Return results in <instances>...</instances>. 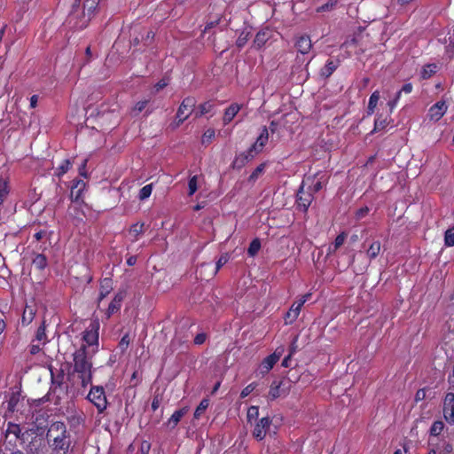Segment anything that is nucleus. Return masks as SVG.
<instances>
[{
  "mask_svg": "<svg viewBox=\"0 0 454 454\" xmlns=\"http://www.w3.org/2000/svg\"><path fill=\"white\" fill-rule=\"evenodd\" d=\"M99 0H75L68 17V23L76 29L85 28L90 21Z\"/></svg>",
  "mask_w": 454,
  "mask_h": 454,
  "instance_id": "obj_1",
  "label": "nucleus"
},
{
  "mask_svg": "<svg viewBox=\"0 0 454 454\" xmlns=\"http://www.w3.org/2000/svg\"><path fill=\"white\" fill-rule=\"evenodd\" d=\"M47 440L56 454H67L70 447V439L63 422H54L47 432Z\"/></svg>",
  "mask_w": 454,
  "mask_h": 454,
  "instance_id": "obj_2",
  "label": "nucleus"
},
{
  "mask_svg": "<svg viewBox=\"0 0 454 454\" xmlns=\"http://www.w3.org/2000/svg\"><path fill=\"white\" fill-rule=\"evenodd\" d=\"M91 368L92 364L87 356L86 346H82L74 354V372L77 373L84 388L91 384Z\"/></svg>",
  "mask_w": 454,
  "mask_h": 454,
  "instance_id": "obj_3",
  "label": "nucleus"
},
{
  "mask_svg": "<svg viewBox=\"0 0 454 454\" xmlns=\"http://www.w3.org/2000/svg\"><path fill=\"white\" fill-rule=\"evenodd\" d=\"M87 398L97 407L99 412L106 410L107 402L102 387H92L87 395Z\"/></svg>",
  "mask_w": 454,
  "mask_h": 454,
  "instance_id": "obj_4",
  "label": "nucleus"
},
{
  "mask_svg": "<svg viewBox=\"0 0 454 454\" xmlns=\"http://www.w3.org/2000/svg\"><path fill=\"white\" fill-rule=\"evenodd\" d=\"M429 445L436 454H450L453 450L452 443L447 436L429 439Z\"/></svg>",
  "mask_w": 454,
  "mask_h": 454,
  "instance_id": "obj_5",
  "label": "nucleus"
},
{
  "mask_svg": "<svg viewBox=\"0 0 454 454\" xmlns=\"http://www.w3.org/2000/svg\"><path fill=\"white\" fill-rule=\"evenodd\" d=\"M449 105L445 99L434 103L429 109L427 117L429 121L436 122L440 121L448 111Z\"/></svg>",
  "mask_w": 454,
  "mask_h": 454,
  "instance_id": "obj_6",
  "label": "nucleus"
},
{
  "mask_svg": "<svg viewBox=\"0 0 454 454\" xmlns=\"http://www.w3.org/2000/svg\"><path fill=\"white\" fill-rule=\"evenodd\" d=\"M98 322H93L90 324V327L84 332L83 340L88 345V347H91L92 352H95V348L98 345Z\"/></svg>",
  "mask_w": 454,
  "mask_h": 454,
  "instance_id": "obj_7",
  "label": "nucleus"
},
{
  "mask_svg": "<svg viewBox=\"0 0 454 454\" xmlns=\"http://www.w3.org/2000/svg\"><path fill=\"white\" fill-rule=\"evenodd\" d=\"M283 351V348H278L273 354L265 357L259 367V372L262 375L267 374L273 368L275 364L279 360Z\"/></svg>",
  "mask_w": 454,
  "mask_h": 454,
  "instance_id": "obj_8",
  "label": "nucleus"
},
{
  "mask_svg": "<svg viewBox=\"0 0 454 454\" xmlns=\"http://www.w3.org/2000/svg\"><path fill=\"white\" fill-rule=\"evenodd\" d=\"M328 177L325 174L317 173L313 176H309L305 181H303L302 184H309L308 190L313 192H317L320 191L324 185L327 183Z\"/></svg>",
  "mask_w": 454,
  "mask_h": 454,
  "instance_id": "obj_9",
  "label": "nucleus"
},
{
  "mask_svg": "<svg viewBox=\"0 0 454 454\" xmlns=\"http://www.w3.org/2000/svg\"><path fill=\"white\" fill-rule=\"evenodd\" d=\"M270 425L271 419L269 417L262 418L254 426L253 436L256 440L262 441L264 439L267 433H270Z\"/></svg>",
  "mask_w": 454,
  "mask_h": 454,
  "instance_id": "obj_10",
  "label": "nucleus"
},
{
  "mask_svg": "<svg viewBox=\"0 0 454 454\" xmlns=\"http://www.w3.org/2000/svg\"><path fill=\"white\" fill-rule=\"evenodd\" d=\"M195 103L196 101L193 98H186L183 100L176 114L178 124L182 123L189 117L193 110Z\"/></svg>",
  "mask_w": 454,
  "mask_h": 454,
  "instance_id": "obj_11",
  "label": "nucleus"
},
{
  "mask_svg": "<svg viewBox=\"0 0 454 454\" xmlns=\"http://www.w3.org/2000/svg\"><path fill=\"white\" fill-rule=\"evenodd\" d=\"M313 200V193L310 191H305L304 185L301 184L297 193V205L302 211H307Z\"/></svg>",
  "mask_w": 454,
  "mask_h": 454,
  "instance_id": "obj_12",
  "label": "nucleus"
},
{
  "mask_svg": "<svg viewBox=\"0 0 454 454\" xmlns=\"http://www.w3.org/2000/svg\"><path fill=\"white\" fill-rule=\"evenodd\" d=\"M284 382L283 381H277L274 380L270 387L268 397L270 400H275L282 395H286L288 393V388L284 387Z\"/></svg>",
  "mask_w": 454,
  "mask_h": 454,
  "instance_id": "obj_13",
  "label": "nucleus"
},
{
  "mask_svg": "<svg viewBox=\"0 0 454 454\" xmlns=\"http://www.w3.org/2000/svg\"><path fill=\"white\" fill-rule=\"evenodd\" d=\"M269 139V130L266 127H263L261 130L259 137H257L254 144L250 148V153H258L262 152L264 145L267 144Z\"/></svg>",
  "mask_w": 454,
  "mask_h": 454,
  "instance_id": "obj_14",
  "label": "nucleus"
},
{
  "mask_svg": "<svg viewBox=\"0 0 454 454\" xmlns=\"http://www.w3.org/2000/svg\"><path fill=\"white\" fill-rule=\"evenodd\" d=\"M304 304V301H295L291 306L290 309L287 311L286 315V324H293L298 317L301 307Z\"/></svg>",
  "mask_w": 454,
  "mask_h": 454,
  "instance_id": "obj_15",
  "label": "nucleus"
},
{
  "mask_svg": "<svg viewBox=\"0 0 454 454\" xmlns=\"http://www.w3.org/2000/svg\"><path fill=\"white\" fill-rule=\"evenodd\" d=\"M125 295H126L125 291H120L115 294L114 298L113 299V301H111V303L109 304L108 309H107V316L108 317L114 314L121 309V302H122L123 299L125 298Z\"/></svg>",
  "mask_w": 454,
  "mask_h": 454,
  "instance_id": "obj_16",
  "label": "nucleus"
},
{
  "mask_svg": "<svg viewBox=\"0 0 454 454\" xmlns=\"http://www.w3.org/2000/svg\"><path fill=\"white\" fill-rule=\"evenodd\" d=\"M86 184L83 180H76L71 187V199L74 202H78L82 199V192L85 189Z\"/></svg>",
  "mask_w": 454,
  "mask_h": 454,
  "instance_id": "obj_17",
  "label": "nucleus"
},
{
  "mask_svg": "<svg viewBox=\"0 0 454 454\" xmlns=\"http://www.w3.org/2000/svg\"><path fill=\"white\" fill-rule=\"evenodd\" d=\"M311 40L308 35H301L298 37L295 43V47L297 51L301 54L309 53L311 49Z\"/></svg>",
  "mask_w": 454,
  "mask_h": 454,
  "instance_id": "obj_18",
  "label": "nucleus"
},
{
  "mask_svg": "<svg viewBox=\"0 0 454 454\" xmlns=\"http://www.w3.org/2000/svg\"><path fill=\"white\" fill-rule=\"evenodd\" d=\"M445 425L442 420L434 421L429 430L430 439H436L442 436H445L442 434Z\"/></svg>",
  "mask_w": 454,
  "mask_h": 454,
  "instance_id": "obj_19",
  "label": "nucleus"
},
{
  "mask_svg": "<svg viewBox=\"0 0 454 454\" xmlns=\"http://www.w3.org/2000/svg\"><path fill=\"white\" fill-rule=\"evenodd\" d=\"M240 110V106L239 104L231 105L224 112V115L223 118V121L224 124L230 123L236 114Z\"/></svg>",
  "mask_w": 454,
  "mask_h": 454,
  "instance_id": "obj_20",
  "label": "nucleus"
},
{
  "mask_svg": "<svg viewBox=\"0 0 454 454\" xmlns=\"http://www.w3.org/2000/svg\"><path fill=\"white\" fill-rule=\"evenodd\" d=\"M381 244L379 240H374L371 243L366 250V256L369 260L375 259L380 253Z\"/></svg>",
  "mask_w": 454,
  "mask_h": 454,
  "instance_id": "obj_21",
  "label": "nucleus"
},
{
  "mask_svg": "<svg viewBox=\"0 0 454 454\" xmlns=\"http://www.w3.org/2000/svg\"><path fill=\"white\" fill-rule=\"evenodd\" d=\"M188 409L186 407L176 411L168 421V425L171 427H175L181 419L187 413Z\"/></svg>",
  "mask_w": 454,
  "mask_h": 454,
  "instance_id": "obj_22",
  "label": "nucleus"
},
{
  "mask_svg": "<svg viewBox=\"0 0 454 454\" xmlns=\"http://www.w3.org/2000/svg\"><path fill=\"white\" fill-rule=\"evenodd\" d=\"M438 71V66L434 63L427 64L423 67L420 75L422 79L431 78Z\"/></svg>",
  "mask_w": 454,
  "mask_h": 454,
  "instance_id": "obj_23",
  "label": "nucleus"
},
{
  "mask_svg": "<svg viewBox=\"0 0 454 454\" xmlns=\"http://www.w3.org/2000/svg\"><path fill=\"white\" fill-rule=\"evenodd\" d=\"M380 95L379 90H375L369 98L368 106H367V114L372 115L380 100Z\"/></svg>",
  "mask_w": 454,
  "mask_h": 454,
  "instance_id": "obj_24",
  "label": "nucleus"
},
{
  "mask_svg": "<svg viewBox=\"0 0 454 454\" xmlns=\"http://www.w3.org/2000/svg\"><path fill=\"white\" fill-rule=\"evenodd\" d=\"M5 433L7 437L13 435L15 440L20 439L23 435L20 427L13 423H8Z\"/></svg>",
  "mask_w": 454,
  "mask_h": 454,
  "instance_id": "obj_25",
  "label": "nucleus"
},
{
  "mask_svg": "<svg viewBox=\"0 0 454 454\" xmlns=\"http://www.w3.org/2000/svg\"><path fill=\"white\" fill-rule=\"evenodd\" d=\"M112 290V281L105 278L100 284L99 301L103 300Z\"/></svg>",
  "mask_w": 454,
  "mask_h": 454,
  "instance_id": "obj_26",
  "label": "nucleus"
},
{
  "mask_svg": "<svg viewBox=\"0 0 454 454\" xmlns=\"http://www.w3.org/2000/svg\"><path fill=\"white\" fill-rule=\"evenodd\" d=\"M338 62L328 60L325 67L321 69V75L324 77H329L337 68Z\"/></svg>",
  "mask_w": 454,
  "mask_h": 454,
  "instance_id": "obj_27",
  "label": "nucleus"
},
{
  "mask_svg": "<svg viewBox=\"0 0 454 454\" xmlns=\"http://www.w3.org/2000/svg\"><path fill=\"white\" fill-rule=\"evenodd\" d=\"M388 124L387 118H383L382 115H378L374 121V128L372 132H378L384 129Z\"/></svg>",
  "mask_w": 454,
  "mask_h": 454,
  "instance_id": "obj_28",
  "label": "nucleus"
},
{
  "mask_svg": "<svg viewBox=\"0 0 454 454\" xmlns=\"http://www.w3.org/2000/svg\"><path fill=\"white\" fill-rule=\"evenodd\" d=\"M144 232V223H137L129 229V234L137 240L138 237Z\"/></svg>",
  "mask_w": 454,
  "mask_h": 454,
  "instance_id": "obj_29",
  "label": "nucleus"
},
{
  "mask_svg": "<svg viewBox=\"0 0 454 454\" xmlns=\"http://www.w3.org/2000/svg\"><path fill=\"white\" fill-rule=\"evenodd\" d=\"M35 316V310L32 307L27 306L22 315L23 324L28 325L32 322Z\"/></svg>",
  "mask_w": 454,
  "mask_h": 454,
  "instance_id": "obj_30",
  "label": "nucleus"
},
{
  "mask_svg": "<svg viewBox=\"0 0 454 454\" xmlns=\"http://www.w3.org/2000/svg\"><path fill=\"white\" fill-rule=\"evenodd\" d=\"M444 245L446 247L454 246V225L449 228L444 234Z\"/></svg>",
  "mask_w": 454,
  "mask_h": 454,
  "instance_id": "obj_31",
  "label": "nucleus"
},
{
  "mask_svg": "<svg viewBox=\"0 0 454 454\" xmlns=\"http://www.w3.org/2000/svg\"><path fill=\"white\" fill-rule=\"evenodd\" d=\"M33 264L39 270L44 269L47 265L46 257L42 254H36L33 259Z\"/></svg>",
  "mask_w": 454,
  "mask_h": 454,
  "instance_id": "obj_32",
  "label": "nucleus"
},
{
  "mask_svg": "<svg viewBox=\"0 0 454 454\" xmlns=\"http://www.w3.org/2000/svg\"><path fill=\"white\" fill-rule=\"evenodd\" d=\"M208 405H209V401L207 399H203L195 410L194 418L200 419V416L205 412V411L207 410Z\"/></svg>",
  "mask_w": 454,
  "mask_h": 454,
  "instance_id": "obj_33",
  "label": "nucleus"
},
{
  "mask_svg": "<svg viewBox=\"0 0 454 454\" xmlns=\"http://www.w3.org/2000/svg\"><path fill=\"white\" fill-rule=\"evenodd\" d=\"M260 248L261 242L258 239H255L250 243L249 247L247 249V254L253 257L259 252Z\"/></svg>",
  "mask_w": 454,
  "mask_h": 454,
  "instance_id": "obj_34",
  "label": "nucleus"
},
{
  "mask_svg": "<svg viewBox=\"0 0 454 454\" xmlns=\"http://www.w3.org/2000/svg\"><path fill=\"white\" fill-rule=\"evenodd\" d=\"M152 192H153V184H152L145 185L139 191V194H138L139 200H145L148 199L151 196Z\"/></svg>",
  "mask_w": 454,
  "mask_h": 454,
  "instance_id": "obj_35",
  "label": "nucleus"
},
{
  "mask_svg": "<svg viewBox=\"0 0 454 454\" xmlns=\"http://www.w3.org/2000/svg\"><path fill=\"white\" fill-rule=\"evenodd\" d=\"M9 193L8 182L4 179H0V204L3 203L7 194Z\"/></svg>",
  "mask_w": 454,
  "mask_h": 454,
  "instance_id": "obj_36",
  "label": "nucleus"
},
{
  "mask_svg": "<svg viewBox=\"0 0 454 454\" xmlns=\"http://www.w3.org/2000/svg\"><path fill=\"white\" fill-rule=\"evenodd\" d=\"M188 195L189 196H192L193 195L197 190H198V176H193L192 177L190 178L189 180V183H188Z\"/></svg>",
  "mask_w": 454,
  "mask_h": 454,
  "instance_id": "obj_37",
  "label": "nucleus"
},
{
  "mask_svg": "<svg viewBox=\"0 0 454 454\" xmlns=\"http://www.w3.org/2000/svg\"><path fill=\"white\" fill-rule=\"evenodd\" d=\"M443 417L450 424H454V408L443 407Z\"/></svg>",
  "mask_w": 454,
  "mask_h": 454,
  "instance_id": "obj_38",
  "label": "nucleus"
},
{
  "mask_svg": "<svg viewBox=\"0 0 454 454\" xmlns=\"http://www.w3.org/2000/svg\"><path fill=\"white\" fill-rule=\"evenodd\" d=\"M46 339H47V336H46V333H45V327L43 325L36 331L35 340H37L39 342L45 343L46 342Z\"/></svg>",
  "mask_w": 454,
  "mask_h": 454,
  "instance_id": "obj_39",
  "label": "nucleus"
},
{
  "mask_svg": "<svg viewBox=\"0 0 454 454\" xmlns=\"http://www.w3.org/2000/svg\"><path fill=\"white\" fill-rule=\"evenodd\" d=\"M71 167V162L69 160H63V162L59 166L58 168V176H63L64 174H66L68 169L70 168Z\"/></svg>",
  "mask_w": 454,
  "mask_h": 454,
  "instance_id": "obj_40",
  "label": "nucleus"
},
{
  "mask_svg": "<svg viewBox=\"0 0 454 454\" xmlns=\"http://www.w3.org/2000/svg\"><path fill=\"white\" fill-rule=\"evenodd\" d=\"M229 261V256L228 254H223L220 256V258L218 259V261L216 262V264H215V269L213 272V276H215L218 270L224 265L227 263V262Z\"/></svg>",
  "mask_w": 454,
  "mask_h": 454,
  "instance_id": "obj_41",
  "label": "nucleus"
},
{
  "mask_svg": "<svg viewBox=\"0 0 454 454\" xmlns=\"http://www.w3.org/2000/svg\"><path fill=\"white\" fill-rule=\"evenodd\" d=\"M336 3H337L336 0H329L326 4L319 6L317 9V12H322L330 11V10L333 9V7L336 5Z\"/></svg>",
  "mask_w": 454,
  "mask_h": 454,
  "instance_id": "obj_42",
  "label": "nucleus"
},
{
  "mask_svg": "<svg viewBox=\"0 0 454 454\" xmlns=\"http://www.w3.org/2000/svg\"><path fill=\"white\" fill-rule=\"evenodd\" d=\"M215 137V130L212 129H207L202 136V143L208 144Z\"/></svg>",
  "mask_w": 454,
  "mask_h": 454,
  "instance_id": "obj_43",
  "label": "nucleus"
},
{
  "mask_svg": "<svg viewBox=\"0 0 454 454\" xmlns=\"http://www.w3.org/2000/svg\"><path fill=\"white\" fill-rule=\"evenodd\" d=\"M129 342V336L128 333H126L119 342V348L121 350V352H124L128 348Z\"/></svg>",
  "mask_w": 454,
  "mask_h": 454,
  "instance_id": "obj_44",
  "label": "nucleus"
},
{
  "mask_svg": "<svg viewBox=\"0 0 454 454\" xmlns=\"http://www.w3.org/2000/svg\"><path fill=\"white\" fill-rule=\"evenodd\" d=\"M443 407L454 408V393H448L445 395Z\"/></svg>",
  "mask_w": 454,
  "mask_h": 454,
  "instance_id": "obj_45",
  "label": "nucleus"
},
{
  "mask_svg": "<svg viewBox=\"0 0 454 454\" xmlns=\"http://www.w3.org/2000/svg\"><path fill=\"white\" fill-rule=\"evenodd\" d=\"M256 387V384L255 383H251L249 385H247L246 387H244L240 393V396L242 398H245L247 397L248 395H250V393H252L254 388Z\"/></svg>",
  "mask_w": 454,
  "mask_h": 454,
  "instance_id": "obj_46",
  "label": "nucleus"
},
{
  "mask_svg": "<svg viewBox=\"0 0 454 454\" xmlns=\"http://www.w3.org/2000/svg\"><path fill=\"white\" fill-rule=\"evenodd\" d=\"M149 100L138 101L133 107V112L136 114L141 113L147 106Z\"/></svg>",
  "mask_w": 454,
  "mask_h": 454,
  "instance_id": "obj_47",
  "label": "nucleus"
},
{
  "mask_svg": "<svg viewBox=\"0 0 454 454\" xmlns=\"http://www.w3.org/2000/svg\"><path fill=\"white\" fill-rule=\"evenodd\" d=\"M259 414L258 407L256 406H251L247 411V419L248 421H251L254 419H256Z\"/></svg>",
  "mask_w": 454,
  "mask_h": 454,
  "instance_id": "obj_48",
  "label": "nucleus"
},
{
  "mask_svg": "<svg viewBox=\"0 0 454 454\" xmlns=\"http://www.w3.org/2000/svg\"><path fill=\"white\" fill-rule=\"evenodd\" d=\"M345 239H346L345 233L339 234L336 237L334 242L333 243V249H338L340 247H341L343 245Z\"/></svg>",
  "mask_w": 454,
  "mask_h": 454,
  "instance_id": "obj_49",
  "label": "nucleus"
},
{
  "mask_svg": "<svg viewBox=\"0 0 454 454\" xmlns=\"http://www.w3.org/2000/svg\"><path fill=\"white\" fill-rule=\"evenodd\" d=\"M266 42V35L265 33H258L255 36V39H254V43L258 46V47H261Z\"/></svg>",
  "mask_w": 454,
  "mask_h": 454,
  "instance_id": "obj_50",
  "label": "nucleus"
},
{
  "mask_svg": "<svg viewBox=\"0 0 454 454\" xmlns=\"http://www.w3.org/2000/svg\"><path fill=\"white\" fill-rule=\"evenodd\" d=\"M213 105L210 102H205L200 106V115L209 113L212 110Z\"/></svg>",
  "mask_w": 454,
  "mask_h": 454,
  "instance_id": "obj_51",
  "label": "nucleus"
},
{
  "mask_svg": "<svg viewBox=\"0 0 454 454\" xmlns=\"http://www.w3.org/2000/svg\"><path fill=\"white\" fill-rule=\"evenodd\" d=\"M207 335L203 333H198L194 338V343L196 345H201L206 341Z\"/></svg>",
  "mask_w": 454,
  "mask_h": 454,
  "instance_id": "obj_52",
  "label": "nucleus"
},
{
  "mask_svg": "<svg viewBox=\"0 0 454 454\" xmlns=\"http://www.w3.org/2000/svg\"><path fill=\"white\" fill-rule=\"evenodd\" d=\"M247 35H240L236 42L237 46L239 48L243 47L247 43Z\"/></svg>",
  "mask_w": 454,
  "mask_h": 454,
  "instance_id": "obj_53",
  "label": "nucleus"
},
{
  "mask_svg": "<svg viewBox=\"0 0 454 454\" xmlns=\"http://www.w3.org/2000/svg\"><path fill=\"white\" fill-rule=\"evenodd\" d=\"M262 170H263V166L262 165L258 166L254 169V171L251 174L250 178L251 179L257 178V176L262 172Z\"/></svg>",
  "mask_w": 454,
  "mask_h": 454,
  "instance_id": "obj_54",
  "label": "nucleus"
},
{
  "mask_svg": "<svg viewBox=\"0 0 454 454\" xmlns=\"http://www.w3.org/2000/svg\"><path fill=\"white\" fill-rule=\"evenodd\" d=\"M86 165H87V160L85 159L81 167L79 168V174L84 177H87V172H86Z\"/></svg>",
  "mask_w": 454,
  "mask_h": 454,
  "instance_id": "obj_55",
  "label": "nucleus"
},
{
  "mask_svg": "<svg viewBox=\"0 0 454 454\" xmlns=\"http://www.w3.org/2000/svg\"><path fill=\"white\" fill-rule=\"evenodd\" d=\"M168 85V82L165 79L160 80L155 84L156 91H159Z\"/></svg>",
  "mask_w": 454,
  "mask_h": 454,
  "instance_id": "obj_56",
  "label": "nucleus"
},
{
  "mask_svg": "<svg viewBox=\"0 0 454 454\" xmlns=\"http://www.w3.org/2000/svg\"><path fill=\"white\" fill-rule=\"evenodd\" d=\"M401 92H404L405 94H409L412 91V84L411 83H406L403 86V88L400 90Z\"/></svg>",
  "mask_w": 454,
  "mask_h": 454,
  "instance_id": "obj_57",
  "label": "nucleus"
},
{
  "mask_svg": "<svg viewBox=\"0 0 454 454\" xmlns=\"http://www.w3.org/2000/svg\"><path fill=\"white\" fill-rule=\"evenodd\" d=\"M425 396H426L425 390L424 389H419L416 393L415 400L416 401L423 400L425 398Z\"/></svg>",
  "mask_w": 454,
  "mask_h": 454,
  "instance_id": "obj_58",
  "label": "nucleus"
},
{
  "mask_svg": "<svg viewBox=\"0 0 454 454\" xmlns=\"http://www.w3.org/2000/svg\"><path fill=\"white\" fill-rule=\"evenodd\" d=\"M40 350H41V348H40L39 344L33 343L30 346V353L33 354V355L37 354Z\"/></svg>",
  "mask_w": 454,
  "mask_h": 454,
  "instance_id": "obj_59",
  "label": "nucleus"
},
{
  "mask_svg": "<svg viewBox=\"0 0 454 454\" xmlns=\"http://www.w3.org/2000/svg\"><path fill=\"white\" fill-rule=\"evenodd\" d=\"M368 211H369L368 207H362L357 211L356 215L358 218H362L367 215Z\"/></svg>",
  "mask_w": 454,
  "mask_h": 454,
  "instance_id": "obj_60",
  "label": "nucleus"
},
{
  "mask_svg": "<svg viewBox=\"0 0 454 454\" xmlns=\"http://www.w3.org/2000/svg\"><path fill=\"white\" fill-rule=\"evenodd\" d=\"M397 99H393L387 102V106L389 107V114H391L394 108L396 106Z\"/></svg>",
  "mask_w": 454,
  "mask_h": 454,
  "instance_id": "obj_61",
  "label": "nucleus"
},
{
  "mask_svg": "<svg viewBox=\"0 0 454 454\" xmlns=\"http://www.w3.org/2000/svg\"><path fill=\"white\" fill-rule=\"evenodd\" d=\"M37 100H38V96L37 95H33L31 98H30V107L31 108H35L37 105Z\"/></svg>",
  "mask_w": 454,
  "mask_h": 454,
  "instance_id": "obj_62",
  "label": "nucleus"
},
{
  "mask_svg": "<svg viewBox=\"0 0 454 454\" xmlns=\"http://www.w3.org/2000/svg\"><path fill=\"white\" fill-rule=\"evenodd\" d=\"M291 354L286 356L282 361L283 367H288L290 365Z\"/></svg>",
  "mask_w": 454,
  "mask_h": 454,
  "instance_id": "obj_63",
  "label": "nucleus"
},
{
  "mask_svg": "<svg viewBox=\"0 0 454 454\" xmlns=\"http://www.w3.org/2000/svg\"><path fill=\"white\" fill-rule=\"evenodd\" d=\"M137 262V257L134 256V255H131L129 256L128 259H127V263L128 265L129 266H133L134 264H136Z\"/></svg>",
  "mask_w": 454,
  "mask_h": 454,
  "instance_id": "obj_64",
  "label": "nucleus"
}]
</instances>
